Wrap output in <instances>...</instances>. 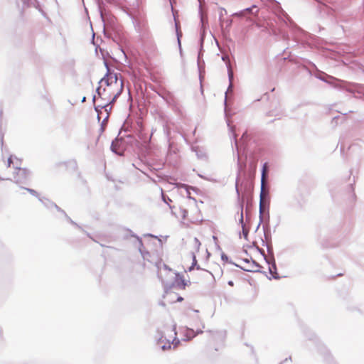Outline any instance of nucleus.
Wrapping results in <instances>:
<instances>
[{
	"mask_svg": "<svg viewBox=\"0 0 364 364\" xmlns=\"http://www.w3.org/2000/svg\"><path fill=\"white\" fill-rule=\"evenodd\" d=\"M228 285L232 286V287L234 285L233 282H232V281H231V280H230V281H229V282H228Z\"/></svg>",
	"mask_w": 364,
	"mask_h": 364,
	"instance_id": "nucleus-44",
	"label": "nucleus"
},
{
	"mask_svg": "<svg viewBox=\"0 0 364 364\" xmlns=\"http://www.w3.org/2000/svg\"><path fill=\"white\" fill-rule=\"evenodd\" d=\"M227 68H228V80H229V86L227 89V91L225 92V105L226 106L227 105V99H228V95L229 93H232L233 92V79H234V74H233V71H232V67H231V64H230V62H228L227 63Z\"/></svg>",
	"mask_w": 364,
	"mask_h": 364,
	"instance_id": "nucleus-7",
	"label": "nucleus"
},
{
	"mask_svg": "<svg viewBox=\"0 0 364 364\" xmlns=\"http://www.w3.org/2000/svg\"><path fill=\"white\" fill-rule=\"evenodd\" d=\"M222 60H223V61H225V62H226V61H228V62L226 63V64H227L228 62H230V61H229V59H228V55H223V56L222 57Z\"/></svg>",
	"mask_w": 364,
	"mask_h": 364,
	"instance_id": "nucleus-38",
	"label": "nucleus"
},
{
	"mask_svg": "<svg viewBox=\"0 0 364 364\" xmlns=\"http://www.w3.org/2000/svg\"><path fill=\"white\" fill-rule=\"evenodd\" d=\"M21 1L23 4V9L33 7L38 9L43 16L46 15L37 0H21Z\"/></svg>",
	"mask_w": 364,
	"mask_h": 364,
	"instance_id": "nucleus-11",
	"label": "nucleus"
},
{
	"mask_svg": "<svg viewBox=\"0 0 364 364\" xmlns=\"http://www.w3.org/2000/svg\"><path fill=\"white\" fill-rule=\"evenodd\" d=\"M104 63L107 70V73L99 81L100 86L96 89V92L97 96L102 100L109 101L111 97L116 93L115 88L118 90L120 85L118 74L110 72L107 61H105ZM119 75L120 79H122L120 74Z\"/></svg>",
	"mask_w": 364,
	"mask_h": 364,
	"instance_id": "nucleus-1",
	"label": "nucleus"
},
{
	"mask_svg": "<svg viewBox=\"0 0 364 364\" xmlns=\"http://www.w3.org/2000/svg\"><path fill=\"white\" fill-rule=\"evenodd\" d=\"M97 118H98V120H100V115H99V114L97 115Z\"/></svg>",
	"mask_w": 364,
	"mask_h": 364,
	"instance_id": "nucleus-56",
	"label": "nucleus"
},
{
	"mask_svg": "<svg viewBox=\"0 0 364 364\" xmlns=\"http://www.w3.org/2000/svg\"><path fill=\"white\" fill-rule=\"evenodd\" d=\"M258 267H259V264L255 261H252V264L250 266V268H251V269H248V268H242V269L245 271H255V269H253V268Z\"/></svg>",
	"mask_w": 364,
	"mask_h": 364,
	"instance_id": "nucleus-24",
	"label": "nucleus"
},
{
	"mask_svg": "<svg viewBox=\"0 0 364 364\" xmlns=\"http://www.w3.org/2000/svg\"><path fill=\"white\" fill-rule=\"evenodd\" d=\"M194 240H195L196 244H197L198 246H199L200 245L199 240L196 237L194 239Z\"/></svg>",
	"mask_w": 364,
	"mask_h": 364,
	"instance_id": "nucleus-41",
	"label": "nucleus"
},
{
	"mask_svg": "<svg viewBox=\"0 0 364 364\" xmlns=\"http://www.w3.org/2000/svg\"><path fill=\"white\" fill-rule=\"evenodd\" d=\"M119 85H120V87L119 88L118 90H116V93H114L111 97L109 100V101H105L106 102L105 103H104L102 105H100L102 108H105V110H107V107L109 105H112V104H114L115 102V101L119 97V95H121V93L122 92V90H123L124 83H123V80L122 79L119 80Z\"/></svg>",
	"mask_w": 364,
	"mask_h": 364,
	"instance_id": "nucleus-8",
	"label": "nucleus"
},
{
	"mask_svg": "<svg viewBox=\"0 0 364 364\" xmlns=\"http://www.w3.org/2000/svg\"><path fill=\"white\" fill-rule=\"evenodd\" d=\"M259 252H260V253L264 256V259H265V258H268V257L265 255V253H264V250H262V249H259Z\"/></svg>",
	"mask_w": 364,
	"mask_h": 364,
	"instance_id": "nucleus-40",
	"label": "nucleus"
},
{
	"mask_svg": "<svg viewBox=\"0 0 364 364\" xmlns=\"http://www.w3.org/2000/svg\"><path fill=\"white\" fill-rule=\"evenodd\" d=\"M267 263L269 264V272L272 277L275 279H279L280 277L277 272V265L274 257L265 258Z\"/></svg>",
	"mask_w": 364,
	"mask_h": 364,
	"instance_id": "nucleus-10",
	"label": "nucleus"
},
{
	"mask_svg": "<svg viewBox=\"0 0 364 364\" xmlns=\"http://www.w3.org/2000/svg\"><path fill=\"white\" fill-rule=\"evenodd\" d=\"M259 252H260V253L264 256V259H265V258H268V257L265 255V253H264V250H262V249H259Z\"/></svg>",
	"mask_w": 364,
	"mask_h": 364,
	"instance_id": "nucleus-39",
	"label": "nucleus"
},
{
	"mask_svg": "<svg viewBox=\"0 0 364 364\" xmlns=\"http://www.w3.org/2000/svg\"><path fill=\"white\" fill-rule=\"evenodd\" d=\"M246 137V133H244L242 136L241 140L244 139Z\"/></svg>",
	"mask_w": 364,
	"mask_h": 364,
	"instance_id": "nucleus-47",
	"label": "nucleus"
},
{
	"mask_svg": "<svg viewBox=\"0 0 364 364\" xmlns=\"http://www.w3.org/2000/svg\"><path fill=\"white\" fill-rule=\"evenodd\" d=\"M164 340L163 339V337L161 336L157 341V345H161V348L162 350H166L168 349H170L171 348V343L167 340L165 343ZM179 341L176 339V338H174V340L172 341V343L174 345V348L178 346L179 343Z\"/></svg>",
	"mask_w": 364,
	"mask_h": 364,
	"instance_id": "nucleus-12",
	"label": "nucleus"
},
{
	"mask_svg": "<svg viewBox=\"0 0 364 364\" xmlns=\"http://www.w3.org/2000/svg\"><path fill=\"white\" fill-rule=\"evenodd\" d=\"M173 331H176V325H173Z\"/></svg>",
	"mask_w": 364,
	"mask_h": 364,
	"instance_id": "nucleus-54",
	"label": "nucleus"
},
{
	"mask_svg": "<svg viewBox=\"0 0 364 364\" xmlns=\"http://www.w3.org/2000/svg\"><path fill=\"white\" fill-rule=\"evenodd\" d=\"M267 252L269 255V258L274 257L273 247L271 244H267Z\"/></svg>",
	"mask_w": 364,
	"mask_h": 364,
	"instance_id": "nucleus-25",
	"label": "nucleus"
},
{
	"mask_svg": "<svg viewBox=\"0 0 364 364\" xmlns=\"http://www.w3.org/2000/svg\"><path fill=\"white\" fill-rule=\"evenodd\" d=\"M39 200L47 208H55L56 210L60 212H63V210L60 209L55 203H53L52 201L49 200L47 198H39Z\"/></svg>",
	"mask_w": 364,
	"mask_h": 364,
	"instance_id": "nucleus-14",
	"label": "nucleus"
},
{
	"mask_svg": "<svg viewBox=\"0 0 364 364\" xmlns=\"http://www.w3.org/2000/svg\"><path fill=\"white\" fill-rule=\"evenodd\" d=\"M112 109V106L109 105L108 107H107V110H105L106 112H109Z\"/></svg>",
	"mask_w": 364,
	"mask_h": 364,
	"instance_id": "nucleus-46",
	"label": "nucleus"
},
{
	"mask_svg": "<svg viewBox=\"0 0 364 364\" xmlns=\"http://www.w3.org/2000/svg\"><path fill=\"white\" fill-rule=\"evenodd\" d=\"M221 259L224 262H228V257L225 254V253H222L221 255Z\"/></svg>",
	"mask_w": 364,
	"mask_h": 364,
	"instance_id": "nucleus-34",
	"label": "nucleus"
},
{
	"mask_svg": "<svg viewBox=\"0 0 364 364\" xmlns=\"http://www.w3.org/2000/svg\"><path fill=\"white\" fill-rule=\"evenodd\" d=\"M95 99H96V95H94V96H93V98H92L93 102H95Z\"/></svg>",
	"mask_w": 364,
	"mask_h": 364,
	"instance_id": "nucleus-52",
	"label": "nucleus"
},
{
	"mask_svg": "<svg viewBox=\"0 0 364 364\" xmlns=\"http://www.w3.org/2000/svg\"><path fill=\"white\" fill-rule=\"evenodd\" d=\"M283 37L285 40H289V36L287 34H284Z\"/></svg>",
	"mask_w": 364,
	"mask_h": 364,
	"instance_id": "nucleus-43",
	"label": "nucleus"
},
{
	"mask_svg": "<svg viewBox=\"0 0 364 364\" xmlns=\"http://www.w3.org/2000/svg\"><path fill=\"white\" fill-rule=\"evenodd\" d=\"M197 156H198V158H201L202 157L201 154L197 153Z\"/></svg>",
	"mask_w": 364,
	"mask_h": 364,
	"instance_id": "nucleus-51",
	"label": "nucleus"
},
{
	"mask_svg": "<svg viewBox=\"0 0 364 364\" xmlns=\"http://www.w3.org/2000/svg\"><path fill=\"white\" fill-rule=\"evenodd\" d=\"M232 24V19H223V28H222L223 31L228 33L230 31V27Z\"/></svg>",
	"mask_w": 364,
	"mask_h": 364,
	"instance_id": "nucleus-19",
	"label": "nucleus"
},
{
	"mask_svg": "<svg viewBox=\"0 0 364 364\" xmlns=\"http://www.w3.org/2000/svg\"><path fill=\"white\" fill-rule=\"evenodd\" d=\"M242 235H243L244 238L245 240H247L249 230L245 228V226L242 227Z\"/></svg>",
	"mask_w": 364,
	"mask_h": 364,
	"instance_id": "nucleus-28",
	"label": "nucleus"
},
{
	"mask_svg": "<svg viewBox=\"0 0 364 364\" xmlns=\"http://www.w3.org/2000/svg\"><path fill=\"white\" fill-rule=\"evenodd\" d=\"M192 259H193V262H192V265L189 267V271L193 270L195 267H196V268L198 269H199L200 267L197 264L196 257L193 252H192Z\"/></svg>",
	"mask_w": 364,
	"mask_h": 364,
	"instance_id": "nucleus-22",
	"label": "nucleus"
},
{
	"mask_svg": "<svg viewBox=\"0 0 364 364\" xmlns=\"http://www.w3.org/2000/svg\"><path fill=\"white\" fill-rule=\"evenodd\" d=\"M183 300V298L181 296H179L177 299V301H181Z\"/></svg>",
	"mask_w": 364,
	"mask_h": 364,
	"instance_id": "nucleus-49",
	"label": "nucleus"
},
{
	"mask_svg": "<svg viewBox=\"0 0 364 364\" xmlns=\"http://www.w3.org/2000/svg\"><path fill=\"white\" fill-rule=\"evenodd\" d=\"M159 95L161 97L168 105H171L173 102V96L169 92L159 93Z\"/></svg>",
	"mask_w": 364,
	"mask_h": 364,
	"instance_id": "nucleus-16",
	"label": "nucleus"
},
{
	"mask_svg": "<svg viewBox=\"0 0 364 364\" xmlns=\"http://www.w3.org/2000/svg\"><path fill=\"white\" fill-rule=\"evenodd\" d=\"M86 101V97H83L82 99V102H85Z\"/></svg>",
	"mask_w": 364,
	"mask_h": 364,
	"instance_id": "nucleus-48",
	"label": "nucleus"
},
{
	"mask_svg": "<svg viewBox=\"0 0 364 364\" xmlns=\"http://www.w3.org/2000/svg\"><path fill=\"white\" fill-rule=\"evenodd\" d=\"M237 214L240 215L239 223L241 225V227L245 226V225L244 223V218H243V201H242V203L240 204V213L238 212Z\"/></svg>",
	"mask_w": 364,
	"mask_h": 364,
	"instance_id": "nucleus-20",
	"label": "nucleus"
},
{
	"mask_svg": "<svg viewBox=\"0 0 364 364\" xmlns=\"http://www.w3.org/2000/svg\"><path fill=\"white\" fill-rule=\"evenodd\" d=\"M219 14V21L221 28H223V16L227 14V11L224 8H221Z\"/></svg>",
	"mask_w": 364,
	"mask_h": 364,
	"instance_id": "nucleus-21",
	"label": "nucleus"
},
{
	"mask_svg": "<svg viewBox=\"0 0 364 364\" xmlns=\"http://www.w3.org/2000/svg\"><path fill=\"white\" fill-rule=\"evenodd\" d=\"M65 215V217L67 218V220L73 225H74L75 226H76L77 228H78L79 229H81V228L76 223H75L70 218H69L66 214L63 211V212Z\"/></svg>",
	"mask_w": 364,
	"mask_h": 364,
	"instance_id": "nucleus-29",
	"label": "nucleus"
},
{
	"mask_svg": "<svg viewBox=\"0 0 364 364\" xmlns=\"http://www.w3.org/2000/svg\"><path fill=\"white\" fill-rule=\"evenodd\" d=\"M16 171L14 173V178L16 183H24L29 178L31 172L26 168H21L15 166Z\"/></svg>",
	"mask_w": 364,
	"mask_h": 364,
	"instance_id": "nucleus-5",
	"label": "nucleus"
},
{
	"mask_svg": "<svg viewBox=\"0 0 364 364\" xmlns=\"http://www.w3.org/2000/svg\"><path fill=\"white\" fill-rule=\"evenodd\" d=\"M21 188L25 189L29 193H31L32 196L37 197L38 199H39V198H41L39 196V194L34 189L29 188H25V187H21Z\"/></svg>",
	"mask_w": 364,
	"mask_h": 364,
	"instance_id": "nucleus-23",
	"label": "nucleus"
},
{
	"mask_svg": "<svg viewBox=\"0 0 364 364\" xmlns=\"http://www.w3.org/2000/svg\"><path fill=\"white\" fill-rule=\"evenodd\" d=\"M177 187L185 188L188 197L191 198V196H190L191 193L188 190V188H189L188 186H187L186 184H183V183H178V184H177Z\"/></svg>",
	"mask_w": 364,
	"mask_h": 364,
	"instance_id": "nucleus-26",
	"label": "nucleus"
},
{
	"mask_svg": "<svg viewBox=\"0 0 364 364\" xmlns=\"http://www.w3.org/2000/svg\"><path fill=\"white\" fill-rule=\"evenodd\" d=\"M7 164H8V166H11L12 164H14V161L12 159V156H10L9 159H8V161H7Z\"/></svg>",
	"mask_w": 364,
	"mask_h": 364,
	"instance_id": "nucleus-36",
	"label": "nucleus"
},
{
	"mask_svg": "<svg viewBox=\"0 0 364 364\" xmlns=\"http://www.w3.org/2000/svg\"><path fill=\"white\" fill-rule=\"evenodd\" d=\"M119 141H120V139H119L118 138H116L114 141H112V144H111V150L118 154V155H121V154L118 151V148H119Z\"/></svg>",
	"mask_w": 364,
	"mask_h": 364,
	"instance_id": "nucleus-17",
	"label": "nucleus"
},
{
	"mask_svg": "<svg viewBox=\"0 0 364 364\" xmlns=\"http://www.w3.org/2000/svg\"><path fill=\"white\" fill-rule=\"evenodd\" d=\"M236 186V192H237V195L239 196L240 193H239V190H238V188H237V180L236 181V186Z\"/></svg>",
	"mask_w": 364,
	"mask_h": 364,
	"instance_id": "nucleus-42",
	"label": "nucleus"
},
{
	"mask_svg": "<svg viewBox=\"0 0 364 364\" xmlns=\"http://www.w3.org/2000/svg\"><path fill=\"white\" fill-rule=\"evenodd\" d=\"M65 215V217L67 218V220L73 225H74L75 226H76L77 228H78L79 229H81V228L76 223H75L70 218H69L66 214L63 211V212Z\"/></svg>",
	"mask_w": 364,
	"mask_h": 364,
	"instance_id": "nucleus-30",
	"label": "nucleus"
},
{
	"mask_svg": "<svg viewBox=\"0 0 364 364\" xmlns=\"http://www.w3.org/2000/svg\"><path fill=\"white\" fill-rule=\"evenodd\" d=\"M198 176L202 178H204V177L202 175H200V174H198ZM205 179H206V178H205Z\"/></svg>",
	"mask_w": 364,
	"mask_h": 364,
	"instance_id": "nucleus-53",
	"label": "nucleus"
},
{
	"mask_svg": "<svg viewBox=\"0 0 364 364\" xmlns=\"http://www.w3.org/2000/svg\"><path fill=\"white\" fill-rule=\"evenodd\" d=\"M197 156H198V158H201L202 157L201 154L197 153Z\"/></svg>",
	"mask_w": 364,
	"mask_h": 364,
	"instance_id": "nucleus-50",
	"label": "nucleus"
},
{
	"mask_svg": "<svg viewBox=\"0 0 364 364\" xmlns=\"http://www.w3.org/2000/svg\"><path fill=\"white\" fill-rule=\"evenodd\" d=\"M228 126L229 127L230 131L232 133V136H233V139H234L235 145L236 146V149H237V154H239L240 146H239V144H238V141L237 139V135L235 133L233 127H231L229 122H228Z\"/></svg>",
	"mask_w": 364,
	"mask_h": 364,
	"instance_id": "nucleus-18",
	"label": "nucleus"
},
{
	"mask_svg": "<svg viewBox=\"0 0 364 364\" xmlns=\"http://www.w3.org/2000/svg\"><path fill=\"white\" fill-rule=\"evenodd\" d=\"M320 80L324 81V82H326L327 83L331 85L332 86H333L334 87L336 88H338V89H345L346 88L347 85L349 84L348 82L346 81H343V80H338L337 78H335L333 77H331V76H328V77L331 80H326V79L324 78H322L321 77H318Z\"/></svg>",
	"mask_w": 364,
	"mask_h": 364,
	"instance_id": "nucleus-6",
	"label": "nucleus"
},
{
	"mask_svg": "<svg viewBox=\"0 0 364 364\" xmlns=\"http://www.w3.org/2000/svg\"><path fill=\"white\" fill-rule=\"evenodd\" d=\"M264 235H265V238H266V240H267V233H266V232H264Z\"/></svg>",
	"mask_w": 364,
	"mask_h": 364,
	"instance_id": "nucleus-55",
	"label": "nucleus"
},
{
	"mask_svg": "<svg viewBox=\"0 0 364 364\" xmlns=\"http://www.w3.org/2000/svg\"><path fill=\"white\" fill-rule=\"evenodd\" d=\"M279 18L291 30L294 39L296 42L299 41L300 35L304 33L302 29L299 28L291 18V17L282 9L280 11Z\"/></svg>",
	"mask_w": 364,
	"mask_h": 364,
	"instance_id": "nucleus-3",
	"label": "nucleus"
},
{
	"mask_svg": "<svg viewBox=\"0 0 364 364\" xmlns=\"http://www.w3.org/2000/svg\"><path fill=\"white\" fill-rule=\"evenodd\" d=\"M243 261H244L245 263H247V264H250V260H249L248 259H243Z\"/></svg>",
	"mask_w": 364,
	"mask_h": 364,
	"instance_id": "nucleus-45",
	"label": "nucleus"
},
{
	"mask_svg": "<svg viewBox=\"0 0 364 364\" xmlns=\"http://www.w3.org/2000/svg\"><path fill=\"white\" fill-rule=\"evenodd\" d=\"M200 23H201V32H200V43L201 45L203 43L205 38V28L208 26V20L203 15L200 16Z\"/></svg>",
	"mask_w": 364,
	"mask_h": 364,
	"instance_id": "nucleus-15",
	"label": "nucleus"
},
{
	"mask_svg": "<svg viewBox=\"0 0 364 364\" xmlns=\"http://www.w3.org/2000/svg\"><path fill=\"white\" fill-rule=\"evenodd\" d=\"M268 178V165L267 163H264L262 166V177H261V192H260V200H259V223L257 225L259 228L261 223L263 220V212L267 208V217L269 219V197L268 188L265 190L264 184L265 181Z\"/></svg>",
	"mask_w": 364,
	"mask_h": 364,
	"instance_id": "nucleus-2",
	"label": "nucleus"
},
{
	"mask_svg": "<svg viewBox=\"0 0 364 364\" xmlns=\"http://www.w3.org/2000/svg\"><path fill=\"white\" fill-rule=\"evenodd\" d=\"M176 28L178 43L179 46H181L180 37L181 36V33L178 31L177 23H176Z\"/></svg>",
	"mask_w": 364,
	"mask_h": 364,
	"instance_id": "nucleus-31",
	"label": "nucleus"
},
{
	"mask_svg": "<svg viewBox=\"0 0 364 364\" xmlns=\"http://www.w3.org/2000/svg\"><path fill=\"white\" fill-rule=\"evenodd\" d=\"M202 333H203L202 329L195 331L192 328H186L185 331L183 332V334H184V336L186 338V340L189 341V340L192 339L193 338H194L196 335Z\"/></svg>",
	"mask_w": 364,
	"mask_h": 364,
	"instance_id": "nucleus-13",
	"label": "nucleus"
},
{
	"mask_svg": "<svg viewBox=\"0 0 364 364\" xmlns=\"http://www.w3.org/2000/svg\"><path fill=\"white\" fill-rule=\"evenodd\" d=\"M162 199L164 201V203H166L168 205H169V202H171V200L168 196H166L163 193H162Z\"/></svg>",
	"mask_w": 364,
	"mask_h": 364,
	"instance_id": "nucleus-32",
	"label": "nucleus"
},
{
	"mask_svg": "<svg viewBox=\"0 0 364 364\" xmlns=\"http://www.w3.org/2000/svg\"><path fill=\"white\" fill-rule=\"evenodd\" d=\"M257 6L252 5L251 7L246 8L243 10H241L238 12H235L232 14V16L235 17H245L247 15H254L257 16L258 14L259 10L256 9Z\"/></svg>",
	"mask_w": 364,
	"mask_h": 364,
	"instance_id": "nucleus-9",
	"label": "nucleus"
},
{
	"mask_svg": "<svg viewBox=\"0 0 364 364\" xmlns=\"http://www.w3.org/2000/svg\"><path fill=\"white\" fill-rule=\"evenodd\" d=\"M112 0H97V6L100 15V18L103 23L104 31H105L107 26L111 25L113 22V18L107 12L105 7V4H111Z\"/></svg>",
	"mask_w": 364,
	"mask_h": 364,
	"instance_id": "nucleus-4",
	"label": "nucleus"
},
{
	"mask_svg": "<svg viewBox=\"0 0 364 364\" xmlns=\"http://www.w3.org/2000/svg\"><path fill=\"white\" fill-rule=\"evenodd\" d=\"M20 163V161H18V159H16V161H14V164H12L13 168H15V166H19Z\"/></svg>",
	"mask_w": 364,
	"mask_h": 364,
	"instance_id": "nucleus-35",
	"label": "nucleus"
},
{
	"mask_svg": "<svg viewBox=\"0 0 364 364\" xmlns=\"http://www.w3.org/2000/svg\"><path fill=\"white\" fill-rule=\"evenodd\" d=\"M131 236H132V237H136V238L138 239V240H139V244H140L141 245H142V241H141V239H139L136 235H135L134 233H132V234H131Z\"/></svg>",
	"mask_w": 364,
	"mask_h": 364,
	"instance_id": "nucleus-37",
	"label": "nucleus"
},
{
	"mask_svg": "<svg viewBox=\"0 0 364 364\" xmlns=\"http://www.w3.org/2000/svg\"><path fill=\"white\" fill-rule=\"evenodd\" d=\"M107 120H108V115L102 122L101 128H100L101 132H103L105 131V126H106V124L107 123Z\"/></svg>",
	"mask_w": 364,
	"mask_h": 364,
	"instance_id": "nucleus-27",
	"label": "nucleus"
},
{
	"mask_svg": "<svg viewBox=\"0 0 364 364\" xmlns=\"http://www.w3.org/2000/svg\"><path fill=\"white\" fill-rule=\"evenodd\" d=\"M215 335L218 336L219 337H221L223 338L225 336V333L223 331H216Z\"/></svg>",
	"mask_w": 364,
	"mask_h": 364,
	"instance_id": "nucleus-33",
	"label": "nucleus"
}]
</instances>
